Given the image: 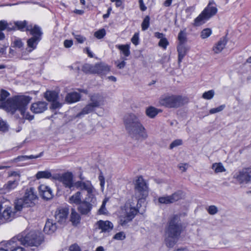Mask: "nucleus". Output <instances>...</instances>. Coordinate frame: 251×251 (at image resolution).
Here are the masks:
<instances>
[{
  "label": "nucleus",
  "instance_id": "nucleus-32",
  "mask_svg": "<svg viewBox=\"0 0 251 251\" xmlns=\"http://www.w3.org/2000/svg\"><path fill=\"white\" fill-rule=\"evenodd\" d=\"M15 25L16 30L18 29L22 31H26V28L28 26L27 25V22L25 20L15 22Z\"/></svg>",
  "mask_w": 251,
  "mask_h": 251
},
{
  "label": "nucleus",
  "instance_id": "nucleus-58",
  "mask_svg": "<svg viewBox=\"0 0 251 251\" xmlns=\"http://www.w3.org/2000/svg\"><path fill=\"white\" fill-rule=\"evenodd\" d=\"M61 106V103H60L59 102L57 101L56 100H55L54 101H52L51 108L52 109H56V108H59Z\"/></svg>",
  "mask_w": 251,
  "mask_h": 251
},
{
  "label": "nucleus",
  "instance_id": "nucleus-33",
  "mask_svg": "<svg viewBox=\"0 0 251 251\" xmlns=\"http://www.w3.org/2000/svg\"><path fill=\"white\" fill-rule=\"evenodd\" d=\"M45 98L50 101H53L56 100L57 94L54 91H47L45 94Z\"/></svg>",
  "mask_w": 251,
  "mask_h": 251
},
{
  "label": "nucleus",
  "instance_id": "nucleus-29",
  "mask_svg": "<svg viewBox=\"0 0 251 251\" xmlns=\"http://www.w3.org/2000/svg\"><path fill=\"white\" fill-rule=\"evenodd\" d=\"M30 206V204H27L25 203V200L23 199H19L15 202V206L13 209L16 211V213L22 210L24 207Z\"/></svg>",
  "mask_w": 251,
  "mask_h": 251
},
{
  "label": "nucleus",
  "instance_id": "nucleus-16",
  "mask_svg": "<svg viewBox=\"0 0 251 251\" xmlns=\"http://www.w3.org/2000/svg\"><path fill=\"white\" fill-rule=\"evenodd\" d=\"M68 210L66 208H59L55 212V218L56 221L60 224H64L68 215Z\"/></svg>",
  "mask_w": 251,
  "mask_h": 251
},
{
  "label": "nucleus",
  "instance_id": "nucleus-42",
  "mask_svg": "<svg viewBox=\"0 0 251 251\" xmlns=\"http://www.w3.org/2000/svg\"><path fill=\"white\" fill-rule=\"evenodd\" d=\"M13 47L17 48L19 49H21L24 46V43L22 42V40L20 38H15L13 41L12 42Z\"/></svg>",
  "mask_w": 251,
  "mask_h": 251
},
{
  "label": "nucleus",
  "instance_id": "nucleus-6",
  "mask_svg": "<svg viewBox=\"0 0 251 251\" xmlns=\"http://www.w3.org/2000/svg\"><path fill=\"white\" fill-rule=\"evenodd\" d=\"M15 237L21 245L25 246L38 247L43 241L42 234L35 231H25Z\"/></svg>",
  "mask_w": 251,
  "mask_h": 251
},
{
  "label": "nucleus",
  "instance_id": "nucleus-56",
  "mask_svg": "<svg viewBox=\"0 0 251 251\" xmlns=\"http://www.w3.org/2000/svg\"><path fill=\"white\" fill-rule=\"evenodd\" d=\"M69 251H80V248L77 244H74L70 247Z\"/></svg>",
  "mask_w": 251,
  "mask_h": 251
},
{
  "label": "nucleus",
  "instance_id": "nucleus-47",
  "mask_svg": "<svg viewBox=\"0 0 251 251\" xmlns=\"http://www.w3.org/2000/svg\"><path fill=\"white\" fill-rule=\"evenodd\" d=\"M225 108V105H224V104L218 106V107L211 108L209 110V113L211 114H213L216 113H218V112L222 111V110H223Z\"/></svg>",
  "mask_w": 251,
  "mask_h": 251
},
{
  "label": "nucleus",
  "instance_id": "nucleus-63",
  "mask_svg": "<svg viewBox=\"0 0 251 251\" xmlns=\"http://www.w3.org/2000/svg\"><path fill=\"white\" fill-rule=\"evenodd\" d=\"M84 51H86V52L88 54L89 57H90L91 58H92L94 57V54H93V52L90 50L89 49V48H86L84 50Z\"/></svg>",
  "mask_w": 251,
  "mask_h": 251
},
{
  "label": "nucleus",
  "instance_id": "nucleus-43",
  "mask_svg": "<svg viewBox=\"0 0 251 251\" xmlns=\"http://www.w3.org/2000/svg\"><path fill=\"white\" fill-rule=\"evenodd\" d=\"M106 34L105 30L104 28L100 29L94 33V36L98 39L103 38Z\"/></svg>",
  "mask_w": 251,
  "mask_h": 251
},
{
  "label": "nucleus",
  "instance_id": "nucleus-49",
  "mask_svg": "<svg viewBox=\"0 0 251 251\" xmlns=\"http://www.w3.org/2000/svg\"><path fill=\"white\" fill-rule=\"evenodd\" d=\"M182 144V140L181 139H176L172 142L170 145L169 148L170 149H173L175 147L181 145Z\"/></svg>",
  "mask_w": 251,
  "mask_h": 251
},
{
  "label": "nucleus",
  "instance_id": "nucleus-44",
  "mask_svg": "<svg viewBox=\"0 0 251 251\" xmlns=\"http://www.w3.org/2000/svg\"><path fill=\"white\" fill-rule=\"evenodd\" d=\"M215 92L213 90L204 92L202 94V97L205 100H211L214 97Z\"/></svg>",
  "mask_w": 251,
  "mask_h": 251
},
{
  "label": "nucleus",
  "instance_id": "nucleus-60",
  "mask_svg": "<svg viewBox=\"0 0 251 251\" xmlns=\"http://www.w3.org/2000/svg\"><path fill=\"white\" fill-rule=\"evenodd\" d=\"M140 8L141 11H144L147 9V7L145 5L143 0H139Z\"/></svg>",
  "mask_w": 251,
  "mask_h": 251
},
{
  "label": "nucleus",
  "instance_id": "nucleus-61",
  "mask_svg": "<svg viewBox=\"0 0 251 251\" xmlns=\"http://www.w3.org/2000/svg\"><path fill=\"white\" fill-rule=\"evenodd\" d=\"M178 168L182 172H185L187 170V164H179L178 165Z\"/></svg>",
  "mask_w": 251,
  "mask_h": 251
},
{
  "label": "nucleus",
  "instance_id": "nucleus-12",
  "mask_svg": "<svg viewBox=\"0 0 251 251\" xmlns=\"http://www.w3.org/2000/svg\"><path fill=\"white\" fill-rule=\"evenodd\" d=\"M240 183H248L251 180V168H244L234 175Z\"/></svg>",
  "mask_w": 251,
  "mask_h": 251
},
{
  "label": "nucleus",
  "instance_id": "nucleus-54",
  "mask_svg": "<svg viewBox=\"0 0 251 251\" xmlns=\"http://www.w3.org/2000/svg\"><path fill=\"white\" fill-rule=\"evenodd\" d=\"M8 23L5 20L0 21V31L6 29Z\"/></svg>",
  "mask_w": 251,
  "mask_h": 251
},
{
  "label": "nucleus",
  "instance_id": "nucleus-41",
  "mask_svg": "<svg viewBox=\"0 0 251 251\" xmlns=\"http://www.w3.org/2000/svg\"><path fill=\"white\" fill-rule=\"evenodd\" d=\"M212 34V30L210 28H206L203 29L201 33V37L202 39H205L209 37Z\"/></svg>",
  "mask_w": 251,
  "mask_h": 251
},
{
  "label": "nucleus",
  "instance_id": "nucleus-45",
  "mask_svg": "<svg viewBox=\"0 0 251 251\" xmlns=\"http://www.w3.org/2000/svg\"><path fill=\"white\" fill-rule=\"evenodd\" d=\"M73 35L77 42L80 44L83 43L86 40V37L80 34L73 33Z\"/></svg>",
  "mask_w": 251,
  "mask_h": 251
},
{
  "label": "nucleus",
  "instance_id": "nucleus-39",
  "mask_svg": "<svg viewBox=\"0 0 251 251\" xmlns=\"http://www.w3.org/2000/svg\"><path fill=\"white\" fill-rule=\"evenodd\" d=\"M82 70L85 73L94 74V65L85 64L82 66Z\"/></svg>",
  "mask_w": 251,
  "mask_h": 251
},
{
  "label": "nucleus",
  "instance_id": "nucleus-23",
  "mask_svg": "<svg viewBox=\"0 0 251 251\" xmlns=\"http://www.w3.org/2000/svg\"><path fill=\"white\" fill-rule=\"evenodd\" d=\"M41 40V38L31 37L27 41L28 48L26 49L27 51L30 52L34 50Z\"/></svg>",
  "mask_w": 251,
  "mask_h": 251
},
{
  "label": "nucleus",
  "instance_id": "nucleus-4",
  "mask_svg": "<svg viewBox=\"0 0 251 251\" xmlns=\"http://www.w3.org/2000/svg\"><path fill=\"white\" fill-rule=\"evenodd\" d=\"M124 124L126 132L131 138L143 139L148 138L145 128L135 114L130 113L125 115Z\"/></svg>",
  "mask_w": 251,
  "mask_h": 251
},
{
  "label": "nucleus",
  "instance_id": "nucleus-59",
  "mask_svg": "<svg viewBox=\"0 0 251 251\" xmlns=\"http://www.w3.org/2000/svg\"><path fill=\"white\" fill-rule=\"evenodd\" d=\"M8 47V46H0V55L5 56L6 54V49Z\"/></svg>",
  "mask_w": 251,
  "mask_h": 251
},
{
  "label": "nucleus",
  "instance_id": "nucleus-40",
  "mask_svg": "<svg viewBox=\"0 0 251 251\" xmlns=\"http://www.w3.org/2000/svg\"><path fill=\"white\" fill-rule=\"evenodd\" d=\"M150 17L149 16H146L143 20V21L141 24V27L142 30H147L150 26Z\"/></svg>",
  "mask_w": 251,
  "mask_h": 251
},
{
  "label": "nucleus",
  "instance_id": "nucleus-53",
  "mask_svg": "<svg viewBox=\"0 0 251 251\" xmlns=\"http://www.w3.org/2000/svg\"><path fill=\"white\" fill-rule=\"evenodd\" d=\"M139 35L138 33H135L131 38L132 43L135 46L139 44Z\"/></svg>",
  "mask_w": 251,
  "mask_h": 251
},
{
  "label": "nucleus",
  "instance_id": "nucleus-27",
  "mask_svg": "<svg viewBox=\"0 0 251 251\" xmlns=\"http://www.w3.org/2000/svg\"><path fill=\"white\" fill-rule=\"evenodd\" d=\"M81 217L74 209L71 210L70 221L74 226H77L80 222Z\"/></svg>",
  "mask_w": 251,
  "mask_h": 251
},
{
  "label": "nucleus",
  "instance_id": "nucleus-1",
  "mask_svg": "<svg viewBox=\"0 0 251 251\" xmlns=\"http://www.w3.org/2000/svg\"><path fill=\"white\" fill-rule=\"evenodd\" d=\"M75 185L77 189L85 191L86 194L82 200L81 191H77L69 198L68 202L78 205L77 210L82 215H87L97 204V191L90 180H78Z\"/></svg>",
  "mask_w": 251,
  "mask_h": 251
},
{
  "label": "nucleus",
  "instance_id": "nucleus-31",
  "mask_svg": "<svg viewBox=\"0 0 251 251\" xmlns=\"http://www.w3.org/2000/svg\"><path fill=\"white\" fill-rule=\"evenodd\" d=\"M212 169L215 173H222L226 171L222 163H215L212 164Z\"/></svg>",
  "mask_w": 251,
  "mask_h": 251
},
{
  "label": "nucleus",
  "instance_id": "nucleus-57",
  "mask_svg": "<svg viewBox=\"0 0 251 251\" xmlns=\"http://www.w3.org/2000/svg\"><path fill=\"white\" fill-rule=\"evenodd\" d=\"M73 42L71 40H65L64 41V46L65 48H69L72 46Z\"/></svg>",
  "mask_w": 251,
  "mask_h": 251
},
{
  "label": "nucleus",
  "instance_id": "nucleus-3",
  "mask_svg": "<svg viewBox=\"0 0 251 251\" xmlns=\"http://www.w3.org/2000/svg\"><path fill=\"white\" fill-rule=\"evenodd\" d=\"M9 96V93L4 90H1L0 93V108L13 114L17 108H20L22 112L23 111L26 104H28L31 100L29 96H18L12 98H6Z\"/></svg>",
  "mask_w": 251,
  "mask_h": 251
},
{
  "label": "nucleus",
  "instance_id": "nucleus-24",
  "mask_svg": "<svg viewBox=\"0 0 251 251\" xmlns=\"http://www.w3.org/2000/svg\"><path fill=\"white\" fill-rule=\"evenodd\" d=\"M20 179H15L12 180H9L5 183L3 186V189L6 192H9L15 189L19 184Z\"/></svg>",
  "mask_w": 251,
  "mask_h": 251
},
{
  "label": "nucleus",
  "instance_id": "nucleus-10",
  "mask_svg": "<svg viewBox=\"0 0 251 251\" xmlns=\"http://www.w3.org/2000/svg\"><path fill=\"white\" fill-rule=\"evenodd\" d=\"M16 211L10 206L3 205L0 202V224L11 221L16 217Z\"/></svg>",
  "mask_w": 251,
  "mask_h": 251
},
{
  "label": "nucleus",
  "instance_id": "nucleus-7",
  "mask_svg": "<svg viewBox=\"0 0 251 251\" xmlns=\"http://www.w3.org/2000/svg\"><path fill=\"white\" fill-rule=\"evenodd\" d=\"M217 8L213 0L210 1L201 13L195 19L194 25L200 26L209 20L217 13Z\"/></svg>",
  "mask_w": 251,
  "mask_h": 251
},
{
  "label": "nucleus",
  "instance_id": "nucleus-20",
  "mask_svg": "<svg viewBox=\"0 0 251 251\" xmlns=\"http://www.w3.org/2000/svg\"><path fill=\"white\" fill-rule=\"evenodd\" d=\"M26 31H29L30 34L32 35L33 37L41 38L43 32L41 28L37 25H29L26 28Z\"/></svg>",
  "mask_w": 251,
  "mask_h": 251
},
{
  "label": "nucleus",
  "instance_id": "nucleus-46",
  "mask_svg": "<svg viewBox=\"0 0 251 251\" xmlns=\"http://www.w3.org/2000/svg\"><path fill=\"white\" fill-rule=\"evenodd\" d=\"M207 211L210 215H215L218 212V208L215 205H210L207 208Z\"/></svg>",
  "mask_w": 251,
  "mask_h": 251
},
{
  "label": "nucleus",
  "instance_id": "nucleus-18",
  "mask_svg": "<svg viewBox=\"0 0 251 251\" xmlns=\"http://www.w3.org/2000/svg\"><path fill=\"white\" fill-rule=\"evenodd\" d=\"M40 195L44 199L50 200L53 196L51 189L48 186L42 184L39 187Z\"/></svg>",
  "mask_w": 251,
  "mask_h": 251
},
{
  "label": "nucleus",
  "instance_id": "nucleus-34",
  "mask_svg": "<svg viewBox=\"0 0 251 251\" xmlns=\"http://www.w3.org/2000/svg\"><path fill=\"white\" fill-rule=\"evenodd\" d=\"M43 153L42 152L37 155H23L18 156L16 159L18 161H23L28 159H36L42 156Z\"/></svg>",
  "mask_w": 251,
  "mask_h": 251
},
{
  "label": "nucleus",
  "instance_id": "nucleus-11",
  "mask_svg": "<svg viewBox=\"0 0 251 251\" xmlns=\"http://www.w3.org/2000/svg\"><path fill=\"white\" fill-rule=\"evenodd\" d=\"M55 178L62 183L65 188L72 190L75 187V182L73 181V175L71 172H66L58 175Z\"/></svg>",
  "mask_w": 251,
  "mask_h": 251
},
{
  "label": "nucleus",
  "instance_id": "nucleus-15",
  "mask_svg": "<svg viewBox=\"0 0 251 251\" xmlns=\"http://www.w3.org/2000/svg\"><path fill=\"white\" fill-rule=\"evenodd\" d=\"M181 198V193L176 192L170 196L159 197L158 202L162 204H170L177 201Z\"/></svg>",
  "mask_w": 251,
  "mask_h": 251
},
{
  "label": "nucleus",
  "instance_id": "nucleus-13",
  "mask_svg": "<svg viewBox=\"0 0 251 251\" xmlns=\"http://www.w3.org/2000/svg\"><path fill=\"white\" fill-rule=\"evenodd\" d=\"M21 243L19 242L17 238L13 237L9 241H4L1 243V246H3L10 251H25V249L20 247Z\"/></svg>",
  "mask_w": 251,
  "mask_h": 251
},
{
  "label": "nucleus",
  "instance_id": "nucleus-22",
  "mask_svg": "<svg viewBox=\"0 0 251 251\" xmlns=\"http://www.w3.org/2000/svg\"><path fill=\"white\" fill-rule=\"evenodd\" d=\"M57 229L56 223H53L52 220H48L46 223L44 231L48 234L53 233Z\"/></svg>",
  "mask_w": 251,
  "mask_h": 251
},
{
  "label": "nucleus",
  "instance_id": "nucleus-26",
  "mask_svg": "<svg viewBox=\"0 0 251 251\" xmlns=\"http://www.w3.org/2000/svg\"><path fill=\"white\" fill-rule=\"evenodd\" d=\"M109 68L103 63H97L94 65V74H102L108 72Z\"/></svg>",
  "mask_w": 251,
  "mask_h": 251
},
{
  "label": "nucleus",
  "instance_id": "nucleus-5",
  "mask_svg": "<svg viewBox=\"0 0 251 251\" xmlns=\"http://www.w3.org/2000/svg\"><path fill=\"white\" fill-rule=\"evenodd\" d=\"M182 232V226L179 218L174 215L171 218L165 229V242L167 247H173L178 242Z\"/></svg>",
  "mask_w": 251,
  "mask_h": 251
},
{
  "label": "nucleus",
  "instance_id": "nucleus-25",
  "mask_svg": "<svg viewBox=\"0 0 251 251\" xmlns=\"http://www.w3.org/2000/svg\"><path fill=\"white\" fill-rule=\"evenodd\" d=\"M227 40L225 37L221 38L213 48V50L215 53L221 52L225 48Z\"/></svg>",
  "mask_w": 251,
  "mask_h": 251
},
{
  "label": "nucleus",
  "instance_id": "nucleus-50",
  "mask_svg": "<svg viewBox=\"0 0 251 251\" xmlns=\"http://www.w3.org/2000/svg\"><path fill=\"white\" fill-rule=\"evenodd\" d=\"M107 200L106 199H104L103 201L101 207L99 210V214H105L106 213L107 210L105 208V204Z\"/></svg>",
  "mask_w": 251,
  "mask_h": 251
},
{
  "label": "nucleus",
  "instance_id": "nucleus-28",
  "mask_svg": "<svg viewBox=\"0 0 251 251\" xmlns=\"http://www.w3.org/2000/svg\"><path fill=\"white\" fill-rule=\"evenodd\" d=\"M80 95L77 92H72L68 94L66 97V101L68 103L75 102L79 100Z\"/></svg>",
  "mask_w": 251,
  "mask_h": 251
},
{
  "label": "nucleus",
  "instance_id": "nucleus-30",
  "mask_svg": "<svg viewBox=\"0 0 251 251\" xmlns=\"http://www.w3.org/2000/svg\"><path fill=\"white\" fill-rule=\"evenodd\" d=\"M51 177V174L50 171H39L36 174V177L37 179L41 178L49 179Z\"/></svg>",
  "mask_w": 251,
  "mask_h": 251
},
{
  "label": "nucleus",
  "instance_id": "nucleus-9",
  "mask_svg": "<svg viewBox=\"0 0 251 251\" xmlns=\"http://www.w3.org/2000/svg\"><path fill=\"white\" fill-rule=\"evenodd\" d=\"M159 103L167 108H176L183 104V100L182 97L179 95H165L160 98Z\"/></svg>",
  "mask_w": 251,
  "mask_h": 251
},
{
  "label": "nucleus",
  "instance_id": "nucleus-8",
  "mask_svg": "<svg viewBox=\"0 0 251 251\" xmlns=\"http://www.w3.org/2000/svg\"><path fill=\"white\" fill-rule=\"evenodd\" d=\"M104 97L100 94H95L90 97V102L87 104L82 110V111L77 114V117H81V116L88 114L96 108L100 107L104 104Z\"/></svg>",
  "mask_w": 251,
  "mask_h": 251
},
{
  "label": "nucleus",
  "instance_id": "nucleus-62",
  "mask_svg": "<svg viewBox=\"0 0 251 251\" xmlns=\"http://www.w3.org/2000/svg\"><path fill=\"white\" fill-rule=\"evenodd\" d=\"M116 64H117V67L119 68V69H123L125 67V65H126V62L124 60L121 62H119V63H117L116 62Z\"/></svg>",
  "mask_w": 251,
  "mask_h": 251
},
{
  "label": "nucleus",
  "instance_id": "nucleus-2",
  "mask_svg": "<svg viewBox=\"0 0 251 251\" xmlns=\"http://www.w3.org/2000/svg\"><path fill=\"white\" fill-rule=\"evenodd\" d=\"M148 194L149 188L145 180L142 176H139L135 182L134 197H132L125 204V216L121 217L120 222L122 226L126 225L134 218L138 211L135 206H138L139 201L145 200Z\"/></svg>",
  "mask_w": 251,
  "mask_h": 251
},
{
  "label": "nucleus",
  "instance_id": "nucleus-14",
  "mask_svg": "<svg viewBox=\"0 0 251 251\" xmlns=\"http://www.w3.org/2000/svg\"><path fill=\"white\" fill-rule=\"evenodd\" d=\"M97 228L101 230L100 233H109L114 228L113 224L108 220H99L96 223Z\"/></svg>",
  "mask_w": 251,
  "mask_h": 251
},
{
  "label": "nucleus",
  "instance_id": "nucleus-35",
  "mask_svg": "<svg viewBox=\"0 0 251 251\" xmlns=\"http://www.w3.org/2000/svg\"><path fill=\"white\" fill-rule=\"evenodd\" d=\"M118 49L122 51L125 56L127 57L130 55V46L129 45H119Z\"/></svg>",
  "mask_w": 251,
  "mask_h": 251
},
{
  "label": "nucleus",
  "instance_id": "nucleus-51",
  "mask_svg": "<svg viewBox=\"0 0 251 251\" xmlns=\"http://www.w3.org/2000/svg\"><path fill=\"white\" fill-rule=\"evenodd\" d=\"M168 44L169 42L165 37L160 39L158 43L159 46L164 49L167 48V46L168 45Z\"/></svg>",
  "mask_w": 251,
  "mask_h": 251
},
{
  "label": "nucleus",
  "instance_id": "nucleus-36",
  "mask_svg": "<svg viewBox=\"0 0 251 251\" xmlns=\"http://www.w3.org/2000/svg\"><path fill=\"white\" fill-rule=\"evenodd\" d=\"M158 113L157 109L151 106L147 109L146 114L151 118H154Z\"/></svg>",
  "mask_w": 251,
  "mask_h": 251
},
{
  "label": "nucleus",
  "instance_id": "nucleus-19",
  "mask_svg": "<svg viewBox=\"0 0 251 251\" xmlns=\"http://www.w3.org/2000/svg\"><path fill=\"white\" fill-rule=\"evenodd\" d=\"M47 109V104L44 101H38L33 103L30 107V110L36 114L41 113Z\"/></svg>",
  "mask_w": 251,
  "mask_h": 251
},
{
  "label": "nucleus",
  "instance_id": "nucleus-37",
  "mask_svg": "<svg viewBox=\"0 0 251 251\" xmlns=\"http://www.w3.org/2000/svg\"><path fill=\"white\" fill-rule=\"evenodd\" d=\"M178 40L179 41V44L184 43L186 41V28L183 30H180L178 35Z\"/></svg>",
  "mask_w": 251,
  "mask_h": 251
},
{
  "label": "nucleus",
  "instance_id": "nucleus-48",
  "mask_svg": "<svg viewBox=\"0 0 251 251\" xmlns=\"http://www.w3.org/2000/svg\"><path fill=\"white\" fill-rule=\"evenodd\" d=\"M115 240H123L126 238V234L123 231L117 233L113 237Z\"/></svg>",
  "mask_w": 251,
  "mask_h": 251
},
{
  "label": "nucleus",
  "instance_id": "nucleus-17",
  "mask_svg": "<svg viewBox=\"0 0 251 251\" xmlns=\"http://www.w3.org/2000/svg\"><path fill=\"white\" fill-rule=\"evenodd\" d=\"M37 198V196L34 193V189L30 188L29 190H27L25 194L23 199L25 201V203L27 204H30V206L33 204V201Z\"/></svg>",
  "mask_w": 251,
  "mask_h": 251
},
{
  "label": "nucleus",
  "instance_id": "nucleus-21",
  "mask_svg": "<svg viewBox=\"0 0 251 251\" xmlns=\"http://www.w3.org/2000/svg\"><path fill=\"white\" fill-rule=\"evenodd\" d=\"M188 48L182 44H179L177 47L178 52V63L180 64L184 57L186 54Z\"/></svg>",
  "mask_w": 251,
  "mask_h": 251
},
{
  "label": "nucleus",
  "instance_id": "nucleus-55",
  "mask_svg": "<svg viewBox=\"0 0 251 251\" xmlns=\"http://www.w3.org/2000/svg\"><path fill=\"white\" fill-rule=\"evenodd\" d=\"M6 30L8 31L16 30V27L15 22H14V24L11 23H8V25L7 26Z\"/></svg>",
  "mask_w": 251,
  "mask_h": 251
},
{
  "label": "nucleus",
  "instance_id": "nucleus-52",
  "mask_svg": "<svg viewBox=\"0 0 251 251\" xmlns=\"http://www.w3.org/2000/svg\"><path fill=\"white\" fill-rule=\"evenodd\" d=\"M8 130V125L2 120L0 119V130L5 131Z\"/></svg>",
  "mask_w": 251,
  "mask_h": 251
},
{
  "label": "nucleus",
  "instance_id": "nucleus-38",
  "mask_svg": "<svg viewBox=\"0 0 251 251\" xmlns=\"http://www.w3.org/2000/svg\"><path fill=\"white\" fill-rule=\"evenodd\" d=\"M28 104H26L25 105L23 111L22 112L20 108H17L16 110H18L21 115L23 116V118L27 119L28 120H32L34 118V116L33 115H31L28 112L26 113L25 110L26 109V106Z\"/></svg>",
  "mask_w": 251,
  "mask_h": 251
},
{
  "label": "nucleus",
  "instance_id": "nucleus-64",
  "mask_svg": "<svg viewBox=\"0 0 251 251\" xmlns=\"http://www.w3.org/2000/svg\"><path fill=\"white\" fill-rule=\"evenodd\" d=\"M154 36L157 38L161 39L164 38V34L162 33H160L158 32H155Z\"/></svg>",
  "mask_w": 251,
  "mask_h": 251
}]
</instances>
